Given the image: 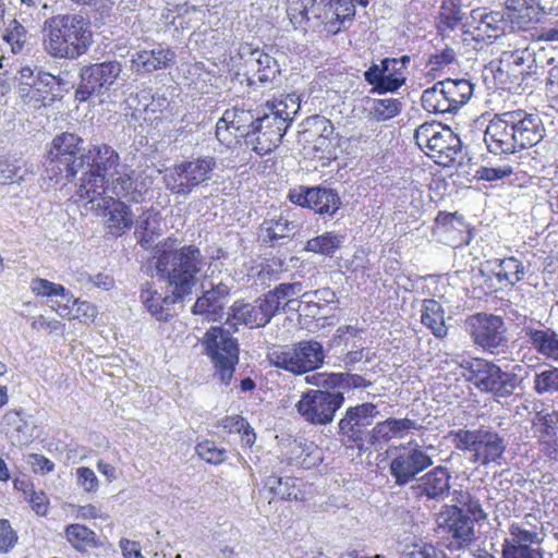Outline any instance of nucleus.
Returning a JSON list of instances; mask_svg holds the SVG:
<instances>
[{
    "label": "nucleus",
    "instance_id": "43",
    "mask_svg": "<svg viewBox=\"0 0 558 558\" xmlns=\"http://www.w3.org/2000/svg\"><path fill=\"white\" fill-rule=\"evenodd\" d=\"M265 487L282 500L298 499L299 489L295 486L293 477L268 476L265 481Z\"/></svg>",
    "mask_w": 558,
    "mask_h": 558
},
{
    "label": "nucleus",
    "instance_id": "52",
    "mask_svg": "<svg viewBox=\"0 0 558 558\" xmlns=\"http://www.w3.org/2000/svg\"><path fill=\"white\" fill-rule=\"evenodd\" d=\"M456 500L465 508V511L472 517V522L482 521L487 518L486 512L482 508L480 500L469 493L454 490Z\"/></svg>",
    "mask_w": 558,
    "mask_h": 558
},
{
    "label": "nucleus",
    "instance_id": "47",
    "mask_svg": "<svg viewBox=\"0 0 558 558\" xmlns=\"http://www.w3.org/2000/svg\"><path fill=\"white\" fill-rule=\"evenodd\" d=\"M542 14L544 13L539 8L532 0H529L522 10L518 13L508 14V16L519 28L527 29L530 25L541 21Z\"/></svg>",
    "mask_w": 558,
    "mask_h": 558
},
{
    "label": "nucleus",
    "instance_id": "32",
    "mask_svg": "<svg viewBox=\"0 0 558 558\" xmlns=\"http://www.w3.org/2000/svg\"><path fill=\"white\" fill-rule=\"evenodd\" d=\"M341 205V198L336 190L325 186L310 189V209L316 214L333 218Z\"/></svg>",
    "mask_w": 558,
    "mask_h": 558
},
{
    "label": "nucleus",
    "instance_id": "62",
    "mask_svg": "<svg viewBox=\"0 0 558 558\" xmlns=\"http://www.w3.org/2000/svg\"><path fill=\"white\" fill-rule=\"evenodd\" d=\"M537 424L548 437H554L558 430V412H538L536 415Z\"/></svg>",
    "mask_w": 558,
    "mask_h": 558
},
{
    "label": "nucleus",
    "instance_id": "29",
    "mask_svg": "<svg viewBox=\"0 0 558 558\" xmlns=\"http://www.w3.org/2000/svg\"><path fill=\"white\" fill-rule=\"evenodd\" d=\"M184 295L170 294L162 296L150 288L143 289L141 300L148 312L159 322H169L173 315V305L183 300Z\"/></svg>",
    "mask_w": 558,
    "mask_h": 558
},
{
    "label": "nucleus",
    "instance_id": "8",
    "mask_svg": "<svg viewBox=\"0 0 558 558\" xmlns=\"http://www.w3.org/2000/svg\"><path fill=\"white\" fill-rule=\"evenodd\" d=\"M269 362L287 372L301 375L319 368L325 360L323 344L316 340H303L291 347L268 352Z\"/></svg>",
    "mask_w": 558,
    "mask_h": 558
},
{
    "label": "nucleus",
    "instance_id": "57",
    "mask_svg": "<svg viewBox=\"0 0 558 558\" xmlns=\"http://www.w3.org/2000/svg\"><path fill=\"white\" fill-rule=\"evenodd\" d=\"M197 454L208 463L219 464L226 460L227 452L218 448L215 442L206 440L197 445Z\"/></svg>",
    "mask_w": 558,
    "mask_h": 558
},
{
    "label": "nucleus",
    "instance_id": "33",
    "mask_svg": "<svg viewBox=\"0 0 558 558\" xmlns=\"http://www.w3.org/2000/svg\"><path fill=\"white\" fill-rule=\"evenodd\" d=\"M439 82L441 84V92L444 90L448 100L447 108L452 110L453 113L464 106L473 95V84L469 80L447 78Z\"/></svg>",
    "mask_w": 558,
    "mask_h": 558
},
{
    "label": "nucleus",
    "instance_id": "39",
    "mask_svg": "<svg viewBox=\"0 0 558 558\" xmlns=\"http://www.w3.org/2000/svg\"><path fill=\"white\" fill-rule=\"evenodd\" d=\"M466 5L462 0H442L439 11L440 27L454 29L465 16Z\"/></svg>",
    "mask_w": 558,
    "mask_h": 558
},
{
    "label": "nucleus",
    "instance_id": "31",
    "mask_svg": "<svg viewBox=\"0 0 558 558\" xmlns=\"http://www.w3.org/2000/svg\"><path fill=\"white\" fill-rule=\"evenodd\" d=\"M391 63L392 66L397 64L396 61L389 60V58H385L381 60L380 64H373L364 73L365 81L374 87V90L379 94L395 92L402 86L401 77L395 76L391 78V76H389L387 69Z\"/></svg>",
    "mask_w": 558,
    "mask_h": 558
},
{
    "label": "nucleus",
    "instance_id": "10",
    "mask_svg": "<svg viewBox=\"0 0 558 558\" xmlns=\"http://www.w3.org/2000/svg\"><path fill=\"white\" fill-rule=\"evenodd\" d=\"M221 383L229 385L239 362V343L223 327L209 328L202 340Z\"/></svg>",
    "mask_w": 558,
    "mask_h": 558
},
{
    "label": "nucleus",
    "instance_id": "61",
    "mask_svg": "<svg viewBox=\"0 0 558 558\" xmlns=\"http://www.w3.org/2000/svg\"><path fill=\"white\" fill-rule=\"evenodd\" d=\"M17 543V534L12 529L10 522L0 519V551L8 553Z\"/></svg>",
    "mask_w": 558,
    "mask_h": 558
},
{
    "label": "nucleus",
    "instance_id": "5",
    "mask_svg": "<svg viewBox=\"0 0 558 558\" xmlns=\"http://www.w3.org/2000/svg\"><path fill=\"white\" fill-rule=\"evenodd\" d=\"M461 376L477 389L490 393L498 402L506 400L521 386L518 374L506 372L483 359H464L459 363Z\"/></svg>",
    "mask_w": 558,
    "mask_h": 558
},
{
    "label": "nucleus",
    "instance_id": "14",
    "mask_svg": "<svg viewBox=\"0 0 558 558\" xmlns=\"http://www.w3.org/2000/svg\"><path fill=\"white\" fill-rule=\"evenodd\" d=\"M122 70V64L116 60L83 65L78 73L75 98L86 101L93 96L104 95L116 83Z\"/></svg>",
    "mask_w": 558,
    "mask_h": 558
},
{
    "label": "nucleus",
    "instance_id": "23",
    "mask_svg": "<svg viewBox=\"0 0 558 558\" xmlns=\"http://www.w3.org/2000/svg\"><path fill=\"white\" fill-rule=\"evenodd\" d=\"M298 223L280 215L278 218L265 219L259 226L258 238L262 244L275 247L290 241L298 231Z\"/></svg>",
    "mask_w": 558,
    "mask_h": 558
},
{
    "label": "nucleus",
    "instance_id": "17",
    "mask_svg": "<svg viewBox=\"0 0 558 558\" xmlns=\"http://www.w3.org/2000/svg\"><path fill=\"white\" fill-rule=\"evenodd\" d=\"M437 524L439 527L447 529L452 534V541L448 547L450 549H460L468 545L474 536V524L463 509L456 505L442 506L437 514Z\"/></svg>",
    "mask_w": 558,
    "mask_h": 558
},
{
    "label": "nucleus",
    "instance_id": "64",
    "mask_svg": "<svg viewBox=\"0 0 558 558\" xmlns=\"http://www.w3.org/2000/svg\"><path fill=\"white\" fill-rule=\"evenodd\" d=\"M476 173L481 180L497 181L509 177L512 173V168L510 166L481 167Z\"/></svg>",
    "mask_w": 558,
    "mask_h": 558
},
{
    "label": "nucleus",
    "instance_id": "30",
    "mask_svg": "<svg viewBox=\"0 0 558 558\" xmlns=\"http://www.w3.org/2000/svg\"><path fill=\"white\" fill-rule=\"evenodd\" d=\"M416 423L410 418L390 417L386 421L379 422L373 426L371 446L375 447L381 442H387L392 438H402L411 429H416Z\"/></svg>",
    "mask_w": 558,
    "mask_h": 558
},
{
    "label": "nucleus",
    "instance_id": "4",
    "mask_svg": "<svg viewBox=\"0 0 558 558\" xmlns=\"http://www.w3.org/2000/svg\"><path fill=\"white\" fill-rule=\"evenodd\" d=\"M87 148L84 146V140L74 133L64 132L57 135L43 163L46 177L57 182L62 179L72 181L85 169V162L90 158Z\"/></svg>",
    "mask_w": 558,
    "mask_h": 558
},
{
    "label": "nucleus",
    "instance_id": "49",
    "mask_svg": "<svg viewBox=\"0 0 558 558\" xmlns=\"http://www.w3.org/2000/svg\"><path fill=\"white\" fill-rule=\"evenodd\" d=\"M32 291L43 296H61L66 302L73 299V295L61 284L53 283L47 279L37 278L32 281Z\"/></svg>",
    "mask_w": 558,
    "mask_h": 558
},
{
    "label": "nucleus",
    "instance_id": "38",
    "mask_svg": "<svg viewBox=\"0 0 558 558\" xmlns=\"http://www.w3.org/2000/svg\"><path fill=\"white\" fill-rule=\"evenodd\" d=\"M471 17L478 21L477 31L486 35L488 38H497L505 29L504 15L500 12L485 13L482 10H472Z\"/></svg>",
    "mask_w": 558,
    "mask_h": 558
},
{
    "label": "nucleus",
    "instance_id": "48",
    "mask_svg": "<svg viewBox=\"0 0 558 558\" xmlns=\"http://www.w3.org/2000/svg\"><path fill=\"white\" fill-rule=\"evenodd\" d=\"M268 112L284 121V128L288 129L293 116L298 112L299 104L292 95H288L284 100H279L271 105L267 104Z\"/></svg>",
    "mask_w": 558,
    "mask_h": 558
},
{
    "label": "nucleus",
    "instance_id": "20",
    "mask_svg": "<svg viewBox=\"0 0 558 558\" xmlns=\"http://www.w3.org/2000/svg\"><path fill=\"white\" fill-rule=\"evenodd\" d=\"M451 478L449 470L438 465L422 475L411 489L417 498L442 501L450 495Z\"/></svg>",
    "mask_w": 558,
    "mask_h": 558
},
{
    "label": "nucleus",
    "instance_id": "27",
    "mask_svg": "<svg viewBox=\"0 0 558 558\" xmlns=\"http://www.w3.org/2000/svg\"><path fill=\"white\" fill-rule=\"evenodd\" d=\"M526 325L522 328L531 348L546 359L558 361V333L551 328Z\"/></svg>",
    "mask_w": 558,
    "mask_h": 558
},
{
    "label": "nucleus",
    "instance_id": "24",
    "mask_svg": "<svg viewBox=\"0 0 558 558\" xmlns=\"http://www.w3.org/2000/svg\"><path fill=\"white\" fill-rule=\"evenodd\" d=\"M246 54H250L251 61L256 63L255 75L257 82L260 83L263 87H272L280 83L281 69L274 57L257 48L253 49L250 45H245L241 48V56L244 57Z\"/></svg>",
    "mask_w": 558,
    "mask_h": 558
},
{
    "label": "nucleus",
    "instance_id": "55",
    "mask_svg": "<svg viewBox=\"0 0 558 558\" xmlns=\"http://www.w3.org/2000/svg\"><path fill=\"white\" fill-rule=\"evenodd\" d=\"M26 29L16 20H12L5 29L3 39L11 46L14 53L20 52L26 43Z\"/></svg>",
    "mask_w": 558,
    "mask_h": 558
},
{
    "label": "nucleus",
    "instance_id": "9",
    "mask_svg": "<svg viewBox=\"0 0 558 558\" xmlns=\"http://www.w3.org/2000/svg\"><path fill=\"white\" fill-rule=\"evenodd\" d=\"M14 80L19 97L36 108L50 105L56 98L54 90L63 84L62 78L29 65L21 68Z\"/></svg>",
    "mask_w": 558,
    "mask_h": 558
},
{
    "label": "nucleus",
    "instance_id": "11",
    "mask_svg": "<svg viewBox=\"0 0 558 558\" xmlns=\"http://www.w3.org/2000/svg\"><path fill=\"white\" fill-rule=\"evenodd\" d=\"M217 162L215 157L203 156L174 165L163 177L168 191L186 196L202 183L211 179Z\"/></svg>",
    "mask_w": 558,
    "mask_h": 558
},
{
    "label": "nucleus",
    "instance_id": "63",
    "mask_svg": "<svg viewBox=\"0 0 558 558\" xmlns=\"http://www.w3.org/2000/svg\"><path fill=\"white\" fill-rule=\"evenodd\" d=\"M510 525L517 529L519 527V530L529 531V533H533V535L545 537L542 522L532 513L525 514L522 520L512 522Z\"/></svg>",
    "mask_w": 558,
    "mask_h": 558
},
{
    "label": "nucleus",
    "instance_id": "56",
    "mask_svg": "<svg viewBox=\"0 0 558 558\" xmlns=\"http://www.w3.org/2000/svg\"><path fill=\"white\" fill-rule=\"evenodd\" d=\"M254 128L260 129V131L266 133H275V135L281 138L287 132V129L284 128V121L282 119H278L276 116L270 114L269 112H264L262 116H257Z\"/></svg>",
    "mask_w": 558,
    "mask_h": 558
},
{
    "label": "nucleus",
    "instance_id": "41",
    "mask_svg": "<svg viewBox=\"0 0 558 558\" xmlns=\"http://www.w3.org/2000/svg\"><path fill=\"white\" fill-rule=\"evenodd\" d=\"M281 137L271 132H264L260 129H253L245 140V144L250 146L257 155L265 156L271 153L281 143Z\"/></svg>",
    "mask_w": 558,
    "mask_h": 558
},
{
    "label": "nucleus",
    "instance_id": "50",
    "mask_svg": "<svg viewBox=\"0 0 558 558\" xmlns=\"http://www.w3.org/2000/svg\"><path fill=\"white\" fill-rule=\"evenodd\" d=\"M534 390L538 395L558 392V367L537 373L534 377Z\"/></svg>",
    "mask_w": 558,
    "mask_h": 558
},
{
    "label": "nucleus",
    "instance_id": "15",
    "mask_svg": "<svg viewBox=\"0 0 558 558\" xmlns=\"http://www.w3.org/2000/svg\"><path fill=\"white\" fill-rule=\"evenodd\" d=\"M468 326L474 343L482 349L498 354L507 348L506 327L500 316L478 313L469 319Z\"/></svg>",
    "mask_w": 558,
    "mask_h": 558
},
{
    "label": "nucleus",
    "instance_id": "22",
    "mask_svg": "<svg viewBox=\"0 0 558 558\" xmlns=\"http://www.w3.org/2000/svg\"><path fill=\"white\" fill-rule=\"evenodd\" d=\"M175 52L170 48L157 45L153 49L137 50L131 56V69L142 74H150L171 66Z\"/></svg>",
    "mask_w": 558,
    "mask_h": 558
},
{
    "label": "nucleus",
    "instance_id": "34",
    "mask_svg": "<svg viewBox=\"0 0 558 558\" xmlns=\"http://www.w3.org/2000/svg\"><path fill=\"white\" fill-rule=\"evenodd\" d=\"M101 185L105 191L102 195L98 196V198H102L104 196H113V198L119 201L125 197H130L132 201H136L134 180L131 174L125 171V169H118L117 174L110 175V179H108L107 182Z\"/></svg>",
    "mask_w": 558,
    "mask_h": 558
},
{
    "label": "nucleus",
    "instance_id": "54",
    "mask_svg": "<svg viewBox=\"0 0 558 558\" xmlns=\"http://www.w3.org/2000/svg\"><path fill=\"white\" fill-rule=\"evenodd\" d=\"M544 542L543 536L533 535V533H529V531L519 530V527H513L509 525L508 527V536L505 538L502 546H512L514 545H542Z\"/></svg>",
    "mask_w": 558,
    "mask_h": 558
},
{
    "label": "nucleus",
    "instance_id": "28",
    "mask_svg": "<svg viewBox=\"0 0 558 558\" xmlns=\"http://www.w3.org/2000/svg\"><path fill=\"white\" fill-rule=\"evenodd\" d=\"M506 447L505 439L496 432L480 428L473 461L482 465L496 462L502 457Z\"/></svg>",
    "mask_w": 558,
    "mask_h": 558
},
{
    "label": "nucleus",
    "instance_id": "25",
    "mask_svg": "<svg viewBox=\"0 0 558 558\" xmlns=\"http://www.w3.org/2000/svg\"><path fill=\"white\" fill-rule=\"evenodd\" d=\"M231 311L234 319L250 328L264 327L274 317L263 295L258 296L253 304L236 301Z\"/></svg>",
    "mask_w": 558,
    "mask_h": 558
},
{
    "label": "nucleus",
    "instance_id": "53",
    "mask_svg": "<svg viewBox=\"0 0 558 558\" xmlns=\"http://www.w3.org/2000/svg\"><path fill=\"white\" fill-rule=\"evenodd\" d=\"M502 558H544L542 545L502 546Z\"/></svg>",
    "mask_w": 558,
    "mask_h": 558
},
{
    "label": "nucleus",
    "instance_id": "16",
    "mask_svg": "<svg viewBox=\"0 0 558 558\" xmlns=\"http://www.w3.org/2000/svg\"><path fill=\"white\" fill-rule=\"evenodd\" d=\"M433 464V459L417 444L415 446L401 447L392 458L389 469L390 474L398 486H404L412 481L417 483V477L423 471Z\"/></svg>",
    "mask_w": 558,
    "mask_h": 558
},
{
    "label": "nucleus",
    "instance_id": "51",
    "mask_svg": "<svg viewBox=\"0 0 558 558\" xmlns=\"http://www.w3.org/2000/svg\"><path fill=\"white\" fill-rule=\"evenodd\" d=\"M337 385H343L348 388H361L369 387L371 381L357 374L339 373L329 375L323 383L324 387H335Z\"/></svg>",
    "mask_w": 558,
    "mask_h": 558
},
{
    "label": "nucleus",
    "instance_id": "6",
    "mask_svg": "<svg viewBox=\"0 0 558 558\" xmlns=\"http://www.w3.org/2000/svg\"><path fill=\"white\" fill-rule=\"evenodd\" d=\"M86 151H90L85 169L81 170L78 192L80 196L89 203H95L98 196L104 194L101 184H105L110 175H116L120 169L119 154L109 145H90Z\"/></svg>",
    "mask_w": 558,
    "mask_h": 558
},
{
    "label": "nucleus",
    "instance_id": "59",
    "mask_svg": "<svg viewBox=\"0 0 558 558\" xmlns=\"http://www.w3.org/2000/svg\"><path fill=\"white\" fill-rule=\"evenodd\" d=\"M287 13L290 22L296 27L313 19L311 10L298 0H288Z\"/></svg>",
    "mask_w": 558,
    "mask_h": 558
},
{
    "label": "nucleus",
    "instance_id": "7",
    "mask_svg": "<svg viewBox=\"0 0 558 558\" xmlns=\"http://www.w3.org/2000/svg\"><path fill=\"white\" fill-rule=\"evenodd\" d=\"M414 140L427 156L441 166L451 165L461 153V141L458 135L440 123L421 124L415 130Z\"/></svg>",
    "mask_w": 558,
    "mask_h": 558
},
{
    "label": "nucleus",
    "instance_id": "26",
    "mask_svg": "<svg viewBox=\"0 0 558 558\" xmlns=\"http://www.w3.org/2000/svg\"><path fill=\"white\" fill-rule=\"evenodd\" d=\"M230 293V288L223 282L213 286L204 292L192 307V313L203 315L207 320L216 322L223 315L222 300Z\"/></svg>",
    "mask_w": 558,
    "mask_h": 558
},
{
    "label": "nucleus",
    "instance_id": "42",
    "mask_svg": "<svg viewBox=\"0 0 558 558\" xmlns=\"http://www.w3.org/2000/svg\"><path fill=\"white\" fill-rule=\"evenodd\" d=\"M422 106L423 108L433 113H453L452 110L448 108V100L444 93L441 92L440 82L435 83L432 87L425 89L422 94Z\"/></svg>",
    "mask_w": 558,
    "mask_h": 558
},
{
    "label": "nucleus",
    "instance_id": "21",
    "mask_svg": "<svg viewBox=\"0 0 558 558\" xmlns=\"http://www.w3.org/2000/svg\"><path fill=\"white\" fill-rule=\"evenodd\" d=\"M95 202H97V208L104 210L105 226L110 234L121 236L133 227L135 216L122 201L113 196H104Z\"/></svg>",
    "mask_w": 558,
    "mask_h": 558
},
{
    "label": "nucleus",
    "instance_id": "1",
    "mask_svg": "<svg viewBox=\"0 0 558 558\" xmlns=\"http://www.w3.org/2000/svg\"><path fill=\"white\" fill-rule=\"evenodd\" d=\"M545 136L542 119L525 110L495 114L489 121L484 142L493 154H514L538 144Z\"/></svg>",
    "mask_w": 558,
    "mask_h": 558
},
{
    "label": "nucleus",
    "instance_id": "13",
    "mask_svg": "<svg viewBox=\"0 0 558 558\" xmlns=\"http://www.w3.org/2000/svg\"><path fill=\"white\" fill-rule=\"evenodd\" d=\"M344 396L340 391L311 389L301 396L295 409L300 416L312 425H328L342 407Z\"/></svg>",
    "mask_w": 558,
    "mask_h": 558
},
{
    "label": "nucleus",
    "instance_id": "60",
    "mask_svg": "<svg viewBox=\"0 0 558 558\" xmlns=\"http://www.w3.org/2000/svg\"><path fill=\"white\" fill-rule=\"evenodd\" d=\"M453 442L460 450H469L475 453L478 429H459L452 433Z\"/></svg>",
    "mask_w": 558,
    "mask_h": 558
},
{
    "label": "nucleus",
    "instance_id": "19",
    "mask_svg": "<svg viewBox=\"0 0 558 558\" xmlns=\"http://www.w3.org/2000/svg\"><path fill=\"white\" fill-rule=\"evenodd\" d=\"M367 7L369 0H323L319 23L332 35L349 28L355 16V4Z\"/></svg>",
    "mask_w": 558,
    "mask_h": 558
},
{
    "label": "nucleus",
    "instance_id": "2",
    "mask_svg": "<svg viewBox=\"0 0 558 558\" xmlns=\"http://www.w3.org/2000/svg\"><path fill=\"white\" fill-rule=\"evenodd\" d=\"M45 50L53 58L76 59L92 44V33L81 14H58L44 23Z\"/></svg>",
    "mask_w": 558,
    "mask_h": 558
},
{
    "label": "nucleus",
    "instance_id": "18",
    "mask_svg": "<svg viewBox=\"0 0 558 558\" xmlns=\"http://www.w3.org/2000/svg\"><path fill=\"white\" fill-rule=\"evenodd\" d=\"M534 61V53L529 49L504 51L498 60L494 77L500 84H519L530 74Z\"/></svg>",
    "mask_w": 558,
    "mask_h": 558
},
{
    "label": "nucleus",
    "instance_id": "3",
    "mask_svg": "<svg viewBox=\"0 0 558 558\" xmlns=\"http://www.w3.org/2000/svg\"><path fill=\"white\" fill-rule=\"evenodd\" d=\"M205 266L199 248L185 245L178 250L162 251L156 256L157 274L166 279L170 291L189 295L197 282V275Z\"/></svg>",
    "mask_w": 558,
    "mask_h": 558
},
{
    "label": "nucleus",
    "instance_id": "35",
    "mask_svg": "<svg viewBox=\"0 0 558 558\" xmlns=\"http://www.w3.org/2000/svg\"><path fill=\"white\" fill-rule=\"evenodd\" d=\"M257 116L251 110L231 108L223 112V123H230L231 129L234 130L235 137H243L244 141L253 131Z\"/></svg>",
    "mask_w": 558,
    "mask_h": 558
},
{
    "label": "nucleus",
    "instance_id": "37",
    "mask_svg": "<svg viewBox=\"0 0 558 558\" xmlns=\"http://www.w3.org/2000/svg\"><path fill=\"white\" fill-rule=\"evenodd\" d=\"M304 305V315L306 317H317L322 308L336 302V293L330 288H322L302 293Z\"/></svg>",
    "mask_w": 558,
    "mask_h": 558
},
{
    "label": "nucleus",
    "instance_id": "58",
    "mask_svg": "<svg viewBox=\"0 0 558 558\" xmlns=\"http://www.w3.org/2000/svg\"><path fill=\"white\" fill-rule=\"evenodd\" d=\"M77 485L86 493H96L99 481L95 472L87 466H80L75 471Z\"/></svg>",
    "mask_w": 558,
    "mask_h": 558
},
{
    "label": "nucleus",
    "instance_id": "44",
    "mask_svg": "<svg viewBox=\"0 0 558 558\" xmlns=\"http://www.w3.org/2000/svg\"><path fill=\"white\" fill-rule=\"evenodd\" d=\"M65 535L71 545L77 550H86L96 545V534L81 524H71L65 530Z\"/></svg>",
    "mask_w": 558,
    "mask_h": 558
},
{
    "label": "nucleus",
    "instance_id": "45",
    "mask_svg": "<svg viewBox=\"0 0 558 558\" xmlns=\"http://www.w3.org/2000/svg\"><path fill=\"white\" fill-rule=\"evenodd\" d=\"M369 113L377 121H386L401 111L402 104L396 98H384L371 100Z\"/></svg>",
    "mask_w": 558,
    "mask_h": 558
},
{
    "label": "nucleus",
    "instance_id": "12",
    "mask_svg": "<svg viewBox=\"0 0 558 558\" xmlns=\"http://www.w3.org/2000/svg\"><path fill=\"white\" fill-rule=\"evenodd\" d=\"M379 414L371 402L350 407L338 423V435L344 445H356L359 449L371 446L373 424Z\"/></svg>",
    "mask_w": 558,
    "mask_h": 558
},
{
    "label": "nucleus",
    "instance_id": "40",
    "mask_svg": "<svg viewBox=\"0 0 558 558\" xmlns=\"http://www.w3.org/2000/svg\"><path fill=\"white\" fill-rule=\"evenodd\" d=\"M344 236L333 232H325L322 235L310 239L306 242L305 250L307 252L332 256L343 243Z\"/></svg>",
    "mask_w": 558,
    "mask_h": 558
},
{
    "label": "nucleus",
    "instance_id": "46",
    "mask_svg": "<svg viewBox=\"0 0 558 558\" xmlns=\"http://www.w3.org/2000/svg\"><path fill=\"white\" fill-rule=\"evenodd\" d=\"M400 558H448L446 554L430 543L407 544L400 551Z\"/></svg>",
    "mask_w": 558,
    "mask_h": 558
},
{
    "label": "nucleus",
    "instance_id": "36",
    "mask_svg": "<svg viewBox=\"0 0 558 558\" xmlns=\"http://www.w3.org/2000/svg\"><path fill=\"white\" fill-rule=\"evenodd\" d=\"M421 322L429 328L437 338L447 336V327L445 325V312L440 303L436 300L428 299L424 301Z\"/></svg>",
    "mask_w": 558,
    "mask_h": 558
}]
</instances>
